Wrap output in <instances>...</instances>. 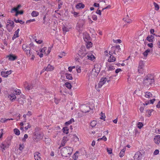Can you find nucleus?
<instances>
[{"instance_id":"nucleus-1","label":"nucleus","mask_w":160,"mask_h":160,"mask_svg":"<svg viewBox=\"0 0 160 160\" xmlns=\"http://www.w3.org/2000/svg\"><path fill=\"white\" fill-rule=\"evenodd\" d=\"M154 82V79L153 76L150 74H148L145 77L143 81V83L147 86L149 85L152 86Z\"/></svg>"},{"instance_id":"nucleus-2","label":"nucleus","mask_w":160,"mask_h":160,"mask_svg":"<svg viewBox=\"0 0 160 160\" xmlns=\"http://www.w3.org/2000/svg\"><path fill=\"white\" fill-rule=\"evenodd\" d=\"M73 150V148L71 147H63L61 150V153L62 156L67 157L68 155H70L72 154Z\"/></svg>"},{"instance_id":"nucleus-3","label":"nucleus","mask_w":160,"mask_h":160,"mask_svg":"<svg viewBox=\"0 0 160 160\" xmlns=\"http://www.w3.org/2000/svg\"><path fill=\"white\" fill-rule=\"evenodd\" d=\"M111 49V50L109 52V55L114 54L118 56L119 54V53L121 52V50L120 46L119 45L112 46Z\"/></svg>"},{"instance_id":"nucleus-4","label":"nucleus","mask_w":160,"mask_h":160,"mask_svg":"<svg viewBox=\"0 0 160 160\" xmlns=\"http://www.w3.org/2000/svg\"><path fill=\"white\" fill-rule=\"evenodd\" d=\"M10 144V140L8 139H6L0 145V147L2 149V151L3 152L6 148H9Z\"/></svg>"},{"instance_id":"nucleus-5","label":"nucleus","mask_w":160,"mask_h":160,"mask_svg":"<svg viewBox=\"0 0 160 160\" xmlns=\"http://www.w3.org/2000/svg\"><path fill=\"white\" fill-rule=\"evenodd\" d=\"M97 66H95L94 68L92 70L91 75L93 78L97 76L100 71V68L97 67Z\"/></svg>"},{"instance_id":"nucleus-6","label":"nucleus","mask_w":160,"mask_h":160,"mask_svg":"<svg viewBox=\"0 0 160 160\" xmlns=\"http://www.w3.org/2000/svg\"><path fill=\"white\" fill-rule=\"evenodd\" d=\"M84 21L83 19L80 20L77 24V29L80 32H81V29L82 28L83 24H84Z\"/></svg>"},{"instance_id":"nucleus-7","label":"nucleus","mask_w":160,"mask_h":160,"mask_svg":"<svg viewBox=\"0 0 160 160\" xmlns=\"http://www.w3.org/2000/svg\"><path fill=\"white\" fill-rule=\"evenodd\" d=\"M9 24H8L6 25V28L7 30L9 32L12 31L13 28L14 27V23L13 21L11 22H8Z\"/></svg>"},{"instance_id":"nucleus-8","label":"nucleus","mask_w":160,"mask_h":160,"mask_svg":"<svg viewBox=\"0 0 160 160\" xmlns=\"http://www.w3.org/2000/svg\"><path fill=\"white\" fill-rule=\"evenodd\" d=\"M142 154L140 152H137L134 157V159L132 160H141L142 158Z\"/></svg>"},{"instance_id":"nucleus-9","label":"nucleus","mask_w":160,"mask_h":160,"mask_svg":"<svg viewBox=\"0 0 160 160\" xmlns=\"http://www.w3.org/2000/svg\"><path fill=\"white\" fill-rule=\"evenodd\" d=\"M144 64L143 62L142 61H141L139 62V66L138 67V71L139 73H142V69L144 66Z\"/></svg>"},{"instance_id":"nucleus-10","label":"nucleus","mask_w":160,"mask_h":160,"mask_svg":"<svg viewBox=\"0 0 160 160\" xmlns=\"http://www.w3.org/2000/svg\"><path fill=\"white\" fill-rule=\"evenodd\" d=\"M12 72L11 70L7 72L2 71L1 72V75L3 77H7L9 75L11 74Z\"/></svg>"},{"instance_id":"nucleus-11","label":"nucleus","mask_w":160,"mask_h":160,"mask_svg":"<svg viewBox=\"0 0 160 160\" xmlns=\"http://www.w3.org/2000/svg\"><path fill=\"white\" fill-rule=\"evenodd\" d=\"M154 141L156 144H159L160 142V135H158L155 136L154 139Z\"/></svg>"},{"instance_id":"nucleus-12","label":"nucleus","mask_w":160,"mask_h":160,"mask_svg":"<svg viewBox=\"0 0 160 160\" xmlns=\"http://www.w3.org/2000/svg\"><path fill=\"white\" fill-rule=\"evenodd\" d=\"M90 108L89 107L86 105H84L82 107V111L84 113H86L89 112Z\"/></svg>"},{"instance_id":"nucleus-13","label":"nucleus","mask_w":160,"mask_h":160,"mask_svg":"<svg viewBox=\"0 0 160 160\" xmlns=\"http://www.w3.org/2000/svg\"><path fill=\"white\" fill-rule=\"evenodd\" d=\"M154 35H148L146 39L149 42H153V39L154 38Z\"/></svg>"},{"instance_id":"nucleus-14","label":"nucleus","mask_w":160,"mask_h":160,"mask_svg":"<svg viewBox=\"0 0 160 160\" xmlns=\"http://www.w3.org/2000/svg\"><path fill=\"white\" fill-rule=\"evenodd\" d=\"M9 60L10 61H14L17 59V57L13 54H10L7 56Z\"/></svg>"},{"instance_id":"nucleus-15","label":"nucleus","mask_w":160,"mask_h":160,"mask_svg":"<svg viewBox=\"0 0 160 160\" xmlns=\"http://www.w3.org/2000/svg\"><path fill=\"white\" fill-rule=\"evenodd\" d=\"M40 154V153L38 152H35L34 153V157L35 160H39V159H40L41 158L40 156L39 155Z\"/></svg>"},{"instance_id":"nucleus-16","label":"nucleus","mask_w":160,"mask_h":160,"mask_svg":"<svg viewBox=\"0 0 160 160\" xmlns=\"http://www.w3.org/2000/svg\"><path fill=\"white\" fill-rule=\"evenodd\" d=\"M113 54H111L109 55H110L109 58L108 60V61L109 62H114L116 60V58L113 56Z\"/></svg>"},{"instance_id":"nucleus-17","label":"nucleus","mask_w":160,"mask_h":160,"mask_svg":"<svg viewBox=\"0 0 160 160\" xmlns=\"http://www.w3.org/2000/svg\"><path fill=\"white\" fill-rule=\"evenodd\" d=\"M19 31V29H18L16 31H15L14 36L12 38V40H14V39L16 38H18L19 37V35L18 34Z\"/></svg>"},{"instance_id":"nucleus-18","label":"nucleus","mask_w":160,"mask_h":160,"mask_svg":"<svg viewBox=\"0 0 160 160\" xmlns=\"http://www.w3.org/2000/svg\"><path fill=\"white\" fill-rule=\"evenodd\" d=\"M54 69L53 66L48 64L47 67H45V70L47 71H51Z\"/></svg>"},{"instance_id":"nucleus-19","label":"nucleus","mask_w":160,"mask_h":160,"mask_svg":"<svg viewBox=\"0 0 160 160\" xmlns=\"http://www.w3.org/2000/svg\"><path fill=\"white\" fill-rule=\"evenodd\" d=\"M83 38L85 41L87 42L89 41L90 38L89 35L87 34L84 35Z\"/></svg>"},{"instance_id":"nucleus-20","label":"nucleus","mask_w":160,"mask_h":160,"mask_svg":"<svg viewBox=\"0 0 160 160\" xmlns=\"http://www.w3.org/2000/svg\"><path fill=\"white\" fill-rule=\"evenodd\" d=\"M85 58H87V59L89 60H92V61L95 58V56L92 54H91L90 55H88Z\"/></svg>"},{"instance_id":"nucleus-21","label":"nucleus","mask_w":160,"mask_h":160,"mask_svg":"<svg viewBox=\"0 0 160 160\" xmlns=\"http://www.w3.org/2000/svg\"><path fill=\"white\" fill-rule=\"evenodd\" d=\"M84 7V5L82 3H78L76 6V8L78 9L83 8Z\"/></svg>"},{"instance_id":"nucleus-22","label":"nucleus","mask_w":160,"mask_h":160,"mask_svg":"<svg viewBox=\"0 0 160 160\" xmlns=\"http://www.w3.org/2000/svg\"><path fill=\"white\" fill-rule=\"evenodd\" d=\"M152 96V94L150 92H147L145 93V97L147 98H150Z\"/></svg>"},{"instance_id":"nucleus-23","label":"nucleus","mask_w":160,"mask_h":160,"mask_svg":"<svg viewBox=\"0 0 160 160\" xmlns=\"http://www.w3.org/2000/svg\"><path fill=\"white\" fill-rule=\"evenodd\" d=\"M126 149V148H125L121 150L119 153V156L120 157L122 158L124 156Z\"/></svg>"},{"instance_id":"nucleus-24","label":"nucleus","mask_w":160,"mask_h":160,"mask_svg":"<svg viewBox=\"0 0 160 160\" xmlns=\"http://www.w3.org/2000/svg\"><path fill=\"white\" fill-rule=\"evenodd\" d=\"M110 81V80L109 79L108 80L106 78H101L100 80V82L104 84L106 82V81H107V82H108Z\"/></svg>"},{"instance_id":"nucleus-25","label":"nucleus","mask_w":160,"mask_h":160,"mask_svg":"<svg viewBox=\"0 0 160 160\" xmlns=\"http://www.w3.org/2000/svg\"><path fill=\"white\" fill-rule=\"evenodd\" d=\"M9 98H10V99L11 101H13L14 100H15L16 98L15 95L14 94H11L9 96H8Z\"/></svg>"},{"instance_id":"nucleus-26","label":"nucleus","mask_w":160,"mask_h":160,"mask_svg":"<svg viewBox=\"0 0 160 160\" xmlns=\"http://www.w3.org/2000/svg\"><path fill=\"white\" fill-rule=\"evenodd\" d=\"M22 49L23 50H26V49H27V50H31L30 47L29 46H28L25 44H23L22 45Z\"/></svg>"},{"instance_id":"nucleus-27","label":"nucleus","mask_w":160,"mask_h":160,"mask_svg":"<svg viewBox=\"0 0 160 160\" xmlns=\"http://www.w3.org/2000/svg\"><path fill=\"white\" fill-rule=\"evenodd\" d=\"M31 15L33 17H37L39 15V12H38L33 11L31 13Z\"/></svg>"},{"instance_id":"nucleus-28","label":"nucleus","mask_w":160,"mask_h":160,"mask_svg":"<svg viewBox=\"0 0 160 160\" xmlns=\"http://www.w3.org/2000/svg\"><path fill=\"white\" fill-rule=\"evenodd\" d=\"M153 109L148 110L146 112V114L148 117H150L151 115V112L153 111Z\"/></svg>"},{"instance_id":"nucleus-29","label":"nucleus","mask_w":160,"mask_h":160,"mask_svg":"<svg viewBox=\"0 0 160 160\" xmlns=\"http://www.w3.org/2000/svg\"><path fill=\"white\" fill-rule=\"evenodd\" d=\"M79 151H77L73 155L72 158L74 160H76L78 159V154L79 153Z\"/></svg>"},{"instance_id":"nucleus-30","label":"nucleus","mask_w":160,"mask_h":160,"mask_svg":"<svg viewBox=\"0 0 160 160\" xmlns=\"http://www.w3.org/2000/svg\"><path fill=\"white\" fill-rule=\"evenodd\" d=\"M65 75L67 79L71 80L72 79V77L71 74L66 73Z\"/></svg>"},{"instance_id":"nucleus-31","label":"nucleus","mask_w":160,"mask_h":160,"mask_svg":"<svg viewBox=\"0 0 160 160\" xmlns=\"http://www.w3.org/2000/svg\"><path fill=\"white\" fill-rule=\"evenodd\" d=\"M74 121L73 118H72L69 121L66 122L65 123V125H68L71 124L72 122H74Z\"/></svg>"},{"instance_id":"nucleus-32","label":"nucleus","mask_w":160,"mask_h":160,"mask_svg":"<svg viewBox=\"0 0 160 160\" xmlns=\"http://www.w3.org/2000/svg\"><path fill=\"white\" fill-rule=\"evenodd\" d=\"M86 47L87 48H89L90 47H92V43L90 41H88L87 42H86Z\"/></svg>"},{"instance_id":"nucleus-33","label":"nucleus","mask_w":160,"mask_h":160,"mask_svg":"<svg viewBox=\"0 0 160 160\" xmlns=\"http://www.w3.org/2000/svg\"><path fill=\"white\" fill-rule=\"evenodd\" d=\"M26 53V54L28 56L30 57V55L32 54V52L30 51V50H27V49L23 50Z\"/></svg>"},{"instance_id":"nucleus-34","label":"nucleus","mask_w":160,"mask_h":160,"mask_svg":"<svg viewBox=\"0 0 160 160\" xmlns=\"http://www.w3.org/2000/svg\"><path fill=\"white\" fill-rule=\"evenodd\" d=\"M13 131L14 133L17 135H19L20 134V132L19 130L17 128L14 129L13 130Z\"/></svg>"},{"instance_id":"nucleus-35","label":"nucleus","mask_w":160,"mask_h":160,"mask_svg":"<svg viewBox=\"0 0 160 160\" xmlns=\"http://www.w3.org/2000/svg\"><path fill=\"white\" fill-rule=\"evenodd\" d=\"M65 85L67 88L69 89H71L72 87L71 84L70 83L68 82H66L65 84Z\"/></svg>"},{"instance_id":"nucleus-36","label":"nucleus","mask_w":160,"mask_h":160,"mask_svg":"<svg viewBox=\"0 0 160 160\" xmlns=\"http://www.w3.org/2000/svg\"><path fill=\"white\" fill-rule=\"evenodd\" d=\"M62 130L63 132L66 134H68V127H64L62 129Z\"/></svg>"},{"instance_id":"nucleus-37","label":"nucleus","mask_w":160,"mask_h":160,"mask_svg":"<svg viewBox=\"0 0 160 160\" xmlns=\"http://www.w3.org/2000/svg\"><path fill=\"white\" fill-rule=\"evenodd\" d=\"M97 124V122L96 121H93L90 123V126L92 128L94 127Z\"/></svg>"},{"instance_id":"nucleus-38","label":"nucleus","mask_w":160,"mask_h":160,"mask_svg":"<svg viewBox=\"0 0 160 160\" xmlns=\"http://www.w3.org/2000/svg\"><path fill=\"white\" fill-rule=\"evenodd\" d=\"M101 117H100V118L103 120L104 121H105V118H106L105 114L104 113H103L102 112H101Z\"/></svg>"},{"instance_id":"nucleus-39","label":"nucleus","mask_w":160,"mask_h":160,"mask_svg":"<svg viewBox=\"0 0 160 160\" xmlns=\"http://www.w3.org/2000/svg\"><path fill=\"white\" fill-rule=\"evenodd\" d=\"M153 4L155 8V10H158L159 8V5L155 2L153 3Z\"/></svg>"},{"instance_id":"nucleus-40","label":"nucleus","mask_w":160,"mask_h":160,"mask_svg":"<svg viewBox=\"0 0 160 160\" xmlns=\"http://www.w3.org/2000/svg\"><path fill=\"white\" fill-rule=\"evenodd\" d=\"M101 140H103L104 141H106L107 140V138L105 136H103L102 138H99L98 139V141H100Z\"/></svg>"},{"instance_id":"nucleus-41","label":"nucleus","mask_w":160,"mask_h":160,"mask_svg":"<svg viewBox=\"0 0 160 160\" xmlns=\"http://www.w3.org/2000/svg\"><path fill=\"white\" fill-rule=\"evenodd\" d=\"M137 126L139 128L141 129L143 126V124L142 122H138L137 124Z\"/></svg>"},{"instance_id":"nucleus-42","label":"nucleus","mask_w":160,"mask_h":160,"mask_svg":"<svg viewBox=\"0 0 160 160\" xmlns=\"http://www.w3.org/2000/svg\"><path fill=\"white\" fill-rule=\"evenodd\" d=\"M33 86L31 84H28V86L26 87V88L28 90H30L32 88Z\"/></svg>"},{"instance_id":"nucleus-43","label":"nucleus","mask_w":160,"mask_h":160,"mask_svg":"<svg viewBox=\"0 0 160 160\" xmlns=\"http://www.w3.org/2000/svg\"><path fill=\"white\" fill-rule=\"evenodd\" d=\"M123 20L128 23H131L132 22V20L129 19H126V18H124Z\"/></svg>"},{"instance_id":"nucleus-44","label":"nucleus","mask_w":160,"mask_h":160,"mask_svg":"<svg viewBox=\"0 0 160 160\" xmlns=\"http://www.w3.org/2000/svg\"><path fill=\"white\" fill-rule=\"evenodd\" d=\"M36 52H37V54L39 55L40 58H42L43 57V54L42 52L38 51H36Z\"/></svg>"},{"instance_id":"nucleus-45","label":"nucleus","mask_w":160,"mask_h":160,"mask_svg":"<svg viewBox=\"0 0 160 160\" xmlns=\"http://www.w3.org/2000/svg\"><path fill=\"white\" fill-rule=\"evenodd\" d=\"M92 18L94 21H96L97 20V16L95 15H93L92 16Z\"/></svg>"},{"instance_id":"nucleus-46","label":"nucleus","mask_w":160,"mask_h":160,"mask_svg":"<svg viewBox=\"0 0 160 160\" xmlns=\"http://www.w3.org/2000/svg\"><path fill=\"white\" fill-rule=\"evenodd\" d=\"M73 139L74 140H75L76 142L77 140H79V138L78 137L75 135H73Z\"/></svg>"},{"instance_id":"nucleus-47","label":"nucleus","mask_w":160,"mask_h":160,"mask_svg":"<svg viewBox=\"0 0 160 160\" xmlns=\"http://www.w3.org/2000/svg\"><path fill=\"white\" fill-rule=\"evenodd\" d=\"M108 70L112 71L115 69L114 67L113 66H110L108 67Z\"/></svg>"},{"instance_id":"nucleus-48","label":"nucleus","mask_w":160,"mask_h":160,"mask_svg":"<svg viewBox=\"0 0 160 160\" xmlns=\"http://www.w3.org/2000/svg\"><path fill=\"white\" fill-rule=\"evenodd\" d=\"M66 142L67 141H65L64 140H63L62 139L61 143L60 146H64L65 145V144L66 143Z\"/></svg>"},{"instance_id":"nucleus-49","label":"nucleus","mask_w":160,"mask_h":160,"mask_svg":"<svg viewBox=\"0 0 160 160\" xmlns=\"http://www.w3.org/2000/svg\"><path fill=\"white\" fill-rule=\"evenodd\" d=\"M63 31L64 32H67L69 31V29L68 28L64 26L62 28Z\"/></svg>"},{"instance_id":"nucleus-50","label":"nucleus","mask_w":160,"mask_h":160,"mask_svg":"<svg viewBox=\"0 0 160 160\" xmlns=\"http://www.w3.org/2000/svg\"><path fill=\"white\" fill-rule=\"evenodd\" d=\"M60 101V100L57 99L56 98H54V101L55 103L57 104H58Z\"/></svg>"},{"instance_id":"nucleus-51","label":"nucleus","mask_w":160,"mask_h":160,"mask_svg":"<svg viewBox=\"0 0 160 160\" xmlns=\"http://www.w3.org/2000/svg\"><path fill=\"white\" fill-rule=\"evenodd\" d=\"M28 136L27 134H25L24 136V138L22 139V141H25V139L27 138H28Z\"/></svg>"},{"instance_id":"nucleus-52","label":"nucleus","mask_w":160,"mask_h":160,"mask_svg":"<svg viewBox=\"0 0 160 160\" xmlns=\"http://www.w3.org/2000/svg\"><path fill=\"white\" fill-rule=\"evenodd\" d=\"M70 139V138L69 137H64L63 138V140H64L65 141H68Z\"/></svg>"},{"instance_id":"nucleus-53","label":"nucleus","mask_w":160,"mask_h":160,"mask_svg":"<svg viewBox=\"0 0 160 160\" xmlns=\"http://www.w3.org/2000/svg\"><path fill=\"white\" fill-rule=\"evenodd\" d=\"M114 42L116 43H120L121 42V40L119 39L115 40H113Z\"/></svg>"},{"instance_id":"nucleus-54","label":"nucleus","mask_w":160,"mask_h":160,"mask_svg":"<svg viewBox=\"0 0 160 160\" xmlns=\"http://www.w3.org/2000/svg\"><path fill=\"white\" fill-rule=\"evenodd\" d=\"M103 85V84L102 83V82L100 81L98 84V86L99 88H101Z\"/></svg>"},{"instance_id":"nucleus-55","label":"nucleus","mask_w":160,"mask_h":160,"mask_svg":"<svg viewBox=\"0 0 160 160\" xmlns=\"http://www.w3.org/2000/svg\"><path fill=\"white\" fill-rule=\"evenodd\" d=\"M18 11V10L17 9V8H13L12 9L11 11V12H13V11H14V12H17Z\"/></svg>"},{"instance_id":"nucleus-56","label":"nucleus","mask_w":160,"mask_h":160,"mask_svg":"<svg viewBox=\"0 0 160 160\" xmlns=\"http://www.w3.org/2000/svg\"><path fill=\"white\" fill-rule=\"evenodd\" d=\"M3 30L0 29V38L3 35Z\"/></svg>"},{"instance_id":"nucleus-57","label":"nucleus","mask_w":160,"mask_h":160,"mask_svg":"<svg viewBox=\"0 0 160 160\" xmlns=\"http://www.w3.org/2000/svg\"><path fill=\"white\" fill-rule=\"evenodd\" d=\"M35 21V19H30L29 20H27L26 21V23H29L31 22H34Z\"/></svg>"},{"instance_id":"nucleus-58","label":"nucleus","mask_w":160,"mask_h":160,"mask_svg":"<svg viewBox=\"0 0 160 160\" xmlns=\"http://www.w3.org/2000/svg\"><path fill=\"white\" fill-rule=\"evenodd\" d=\"M8 121L7 120V119L5 118H2L1 119V120H0V122H5L6 121Z\"/></svg>"},{"instance_id":"nucleus-59","label":"nucleus","mask_w":160,"mask_h":160,"mask_svg":"<svg viewBox=\"0 0 160 160\" xmlns=\"http://www.w3.org/2000/svg\"><path fill=\"white\" fill-rule=\"evenodd\" d=\"M154 32V29H152L150 30V32L151 34H152V35H154L156 36L155 34L153 33Z\"/></svg>"},{"instance_id":"nucleus-60","label":"nucleus","mask_w":160,"mask_h":160,"mask_svg":"<svg viewBox=\"0 0 160 160\" xmlns=\"http://www.w3.org/2000/svg\"><path fill=\"white\" fill-rule=\"evenodd\" d=\"M159 152V150L157 149V150H156L154 151V152L153 154L154 155H157L158 154Z\"/></svg>"},{"instance_id":"nucleus-61","label":"nucleus","mask_w":160,"mask_h":160,"mask_svg":"<svg viewBox=\"0 0 160 160\" xmlns=\"http://www.w3.org/2000/svg\"><path fill=\"white\" fill-rule=\"evenodd\" d=\"M107 151L109 154H111L112 153V150L110 149L107 148Z\"/></svg>"},{"instance_id":"nucleus-62","label":"nucleus","mask_w":160,"mask_h":160,"mask_svg":"<svg viewBox=\"0 0 160 160\" xmlns=\"http://www.w3.org/2000/svg\"><path fill=\"white\" fill-rule=\"evenodd\" d=\"M46 49V48L44 47L40 50V52H44Z\"/></svg>"},{"instance_id":"nucleus-63","label":"nucleus","mask_w":160,"mask_h":160,"mask_svg":"<svg viewBox=\"0 0 160 160\" xmlns=\"http://www.w3.org/2000/svg\"><path fill=\"white\" fill-rule=\"evenodd\" d=\"M28 125L27 126H26L24 128L26 130H28V128H30L31 127V126L30 124H29L28 123Z\"/></svg>"},{"instance_id":"nucleus-64","label":"nucleus","mask_w":160,"mask_h":160,"mask_svg":"<svg viewBox=\"0 0 160 160\" xmlns=\"http://www.w3.org/2000/svg\"><path fill=\"white\" fill-rule=\"evenodd\" d=\"M96 13H97V14H99L100 15H101L102 14L100 10H98L96 12Z\"/></svg>"}]
</instances>
